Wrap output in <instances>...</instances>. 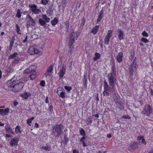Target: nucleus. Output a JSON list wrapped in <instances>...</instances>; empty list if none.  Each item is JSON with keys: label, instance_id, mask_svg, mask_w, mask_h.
Returning a JSON list of instances; mask_svg holds the SVG:
<instances>
[{"label": "nucleus", "instance_id": "nucleus-1", "mask_svg": "<svg viewBox=\"0 0 153 153\" xmlns=\"http://www.w3.org/2000/svg\"><path fill=\"white\" fill-rule=\"evenodd\" d=\"M24 84L21 82L16 83V81L12 79L7 82V86L9 90H12L13 92H19L21 91L24 86Z\"/></svg>", "mask_w": 153, "mask_h": 153}, {"label": "nucleus", "instance_id": "nucleus-2", "mask_svg": "<svg viewBox=\"0 0 153 153\" xmlns=\"http://www.w3.org/2000/svg\"><path fill=\"white\" fill-rule=\"evenodd\" d=\"M110 86H115L114 84L117 81L116 79V71L114 66L111 67V71L107 76Z\"/></svg>", "mask_w": 153, "mask_h": 153}, {"label": "nucleus", "instance_id": "nucleus-3", "mask_svg": "<svg viewBox=\"0 0 153 153\" xmlns=\"http://www.w3.org/2000/svg\"><path fill=\"white\" fill-rule=\"evenodd\" d=\"M104 87L103 94L105 96H109L111 94L109 92H112V94H114L116 91L115 86H110L109 87L107 83L105 81L104 83Z\"/></svg>", "mask_w": 153, "mask_h": 153}, {"label": "nucleus", "instance_id": "nucleus-4", "mask_svg": "<svg viewBox=\"0 0 153 153\" xmlns=\"http://www.w3.org/2000/svg\"><path fill=\"white\" fill-rule=\"evenodd\" d=\"M63 129V126L62 125H56L53 127L52 134L55 137H59Z\"/></svg>", "mask_w": 153, "mask_h": 153}, {"label": "nucleus", "instance_id": "nucleus-5", "mask_svg": "<svg viewBox=\"0 0 153 153\" xmlns=\"http://www.w3.org/2000/svg\"><path fill=\"white\" fill-rule=\"evenodd\" d=\"M153 111L152 107L150 105L146 104L143 107L141 113L144 116L149 117L151 114L152 113Z\"/></svg>", "mask_w": 153, "mask_h": 153}, {"label": "nucleus", "instance_id": "nucleus-6", "mask_svg": "<svg viewBox=\"0 0 153 153\" xmlns=\"http://www.w3.org/2000/svg\"><path fill=\"white\" fill-rule=\"evenodd\" d=\"M26 20V27L28 28L30 27H34L35 26L36 22L33 18L29 15L27 16Z\"/></svg>", "mask_w": 153, "mask_h": 153}, {"label": "nucleus", "instance_id": "nucleus-7", "mask_svg": "<svg viewBox=\"0 0 153 153\" xmlns=\"http://www.w3.org/2000/svg\"><path fill=\"white\" fill-rule=\"evenodd\" d=\"M28 6L31 8L30 10L34 14H38L41 12L40 9L37 8V6L34 4H29Z\"/></svg>", "mask_w": 153, "mask_h": 153}, {"label": "nucleus", "instance_id": "nucleus-8", "mask_svg": "<svg viewBox=\"0 0 153 153\" xmlns=\"http://www.w3.org/2000/svg\"><path fill=\"white\" fill-rule=\"evenodd\" d=\"M57 94L59 97L64 98L65 97V93L64 88L59 87L57 88Z\"/></svg>", "mask_w": 153, "mask_h": 153}, {"label": "nucleus", "instance_id": "nucleus-9", "mask_svg": "<svg viewBox=\"0 0 153 153\" xmlns=\"http://www.w3.org/2000/svg\"><path fill=\"white\" fill-rule=\"evenodd\" d=\"M137 66V65L135 61H134L128 68L130 75H132L133 74L134 70L136 69Z\"/></svg>", "mask_w": 153, "mask_h": 153}, {"label": "nucleus", "instance_id": "nucleus-10", "mask_svg": "<svg viewBox=\"0 0 153 153\" xmlns=\"http://www.w3.org/2000/svg\"><path fill=\"white\" fill-rule=\"evenodd\" d=\"M39 52L38 50L36 49L35 47L31 46L28 49V52L30 55H34L35 54H38Z\"/></svg>", "mask_w": 153, "mask_h": 153}, {"label": "nucleus", "instance_id": "nucleus-11", "mask_svg": "<svg viewBox=\"0 0 153 153\" xmlns=\"http://www.w3.org/2000/svg\"><path fill=\"white\" fill-rule=\"evenodd\" d=\"M66 72V65H63L62 69H61L58 73V75L60 78H62L63 76L65 74Z\"/></svg>", "mask_w": 153, "mask_h": 153}, {"label": "nucleus", "instance_id": "nucleus-12", "mask_svg": "<svg viewBox=\"0 0 153 153\" xmlns=\"http://www.w3.org/2000/svg\"><path fill=\"white\" fill-rule=\"evenodd\" d=\"M117 32L118 33V37L120 40H123L124 38L125 34L123 30L121 29H118L117 30Z\"/></svg>", "mask_w": 153, "mask_h": 153}, {"label": "nucleus", "instance_id": "nucleus-13", "mask_svg": "<svg viewBox=\"0 0 153 153\" xmlns=\"http://www.w3.org/2000/svg\"><path fill=\"white\" fill-rule=\"evenodd\" d=\"M138 147V143L135 142H133L130 144V146L129 147V150L132 151L135 150Z\"/></svg>", "mask_w": 153, "mask_h": 153}, {"label": "nucleus", "instance_id": "nucleus-14", "mask_svg": "<svg viewBox=\"0 0 153 153\" xmlns=\"http://www.w3.org/2000/svg\"><path fill=\"white\" fill-rule=\"evenodd\" d=\"M76 34L74 32H72L70 35L69 45L71 46L75 42V37Z\"/></svg>", "mask_w": 153, "mask_h": 153}, {"label": "nucleus", "instance_id": "nucleus-15", "mask_svg": "<svg viewBox=\"0 0 153 153\" xmlns=\"http://www.w3.org/2000/svg\"><path fill=\"white\" fill-rule=\"evenodd\" d=\"M123 53L120 52L116 56V60L119 63H121L123 62Z\"/></svg>", "mask_w": 153, "mask_h": 153}, {"label": "nucleus", "instance_id": "nucleus-16", "mask_svg": "<svg viewBox=\"0 0 153 153\" xmlns=\"http://www.w3.org/2000/svg\"><path fill=\"white\" fill-rule=\"evenodd\" d=\"M19 139L18 138L13 139L10 142V144L12 146H17L18 144Z\"/></svg>", "mask_w": 153, "mask_h": 153}, {"label": "nucleus", "instance_id": "nucleus-17", "mask_svg": "<svg viewBox=\"0 0 153 153\" xmlns=\"http://www.w3.org/2000/svg\"><path fill=\"white\" fill-rule=\"evenodd\" d=\"M115 103H116L117 107L119 108L120 110H122L124 109L123 105L122 103L121 100L118 101Z\"/></svg>", "mask_w": 153, "mask_h": 153}, {"label": "nucleus", "instance_id": "nucleus-18", "mask_svg": "<svg viewBox=\"0 0 153 153\" xmlns=\"http://www.w3.org/2000/svg\"><path fill=\"white\" fill-rule=\"evenodd\" d=\"M21 96L25 99H27L29 97L31 96V94L30 93L24 92L21 94Z\"/></svg>", "mask_w": 153, "mask_h": 153}, {"label": "nucleus", "instance_id": "nucleus-19", "mask_svg": "<svg viewBox=\"0 0 153 153\" xmlns=\"http://www.w3.org/2000/svg\"><path fill=\"white\" fill-rule=\"evenodd\" d=\"M116 92H117L116 91V92L114 94L112 93V94H113V98L115 102L120 100L119 96L116 94Z\"/></svg>", "mask_w": 153, "mask_h": 153}, {"label": "nucleus", "instance_id": "nucleus-20", "mask_svg": "<svg viewBox=\"0 0 153 153\" xmlns=\"http://www.w3.org/2000/svg\"><path fill=\"white\" fill-rule=\"evenodd\" d=\"M5 129L6 131L8 133H11L13 134H14V132L13 131L10 126H7L5 127Z\"/></svg>", "mask_w": 153, "mask_h": 153}, {"label": "nucleus", "instance_id": "nucleus-21", "mask_svg": "<svg viewBox=\"0 0 153 153\" xmlns=\"http://www.w3.org/2000/svg\"><path fill=\"white\" fill-rule=\"evenodd\" d=\"M99 29V26L97 25L95 26L92 29L91 31V33H92L94 35H95L97 34L98 30Z\"/></svg>", "mask_w": 153, "mask_h": 153}, {"label": "nucleus", "instance_id": "nucleus-22", "mask_svg": "<svg viewBox=\"0 0 153 153\" xmlns=\"http://www.w3.org/2000/svg\"><path fill=\"white\" fill-rule=\"evenodd\" d=\"M21 127L19 125L17 126L15 129V132L16 134H21L22 131L21 130Z\"/></svg>", "mask_w": 153, "mask_h": 153}, {"label": "nucleus", "instance_id": "nucleus-23", "mask_svg": "<svg viewBox=\"0 0 153 153\" xmlns=\"http://www.w3.org/2000/svg\"><path fill=\"white\" fill-rule=\"evenodd\" d=\"M42 18L44 20V21L46 22H48L50 20V18L48 17V16L45 14H43L42 16Z\"/></svg>", "mask_w": 153, "mask_h": 153}, {"label": "nucleus", "instance_id": "nucleus-24", "mask_svg": "<svg viewBox=\"0 0 153 153\" xmlns=\"http://www.w3.org/2000/svg\"><path fill=\"white\" fill-rule=\"evenodd\" d=\"M36 72H32L30 74L29 77L30 78V79L31 80H33L36 77Z\"/></svg>", "mask_w": 153, "mask_h": 153}, {"label": "nucleus", "instance_id": "nucleus-25", "mask_svg": "<svg viewBox=\"0 0 153 153\" xmlns=\"http://www.w3.org/2000/svg\"><path fill=\"white\" fill-rule=\"evenodd\" d=\"M13 71L14 70L13 68L10 67H8L6 69L5 71L7 74H9L13 72Z\"/></svg>", "mask_w": 153, "mask_h": 153}, {"label": "nucleus", "instance_id": "nucleus-26", "mask_svg": "<svg viewBox=\"0 0 153 153\" xmlns=\"http://www.w3.org/2000/svg\"><path fill=\"white\" fill-rule=\"evenodd\" d=\"M112 34V31L111 30H109L108 31L107 34L105 38L110 39L111 37Z\"/></svg>", "mask_w": 153, "mask_h": 153}, {"label": "nucleus", "instance_id": "nucleus-27", "mask_svg": "<svg viewBox=\"0 0 153 153\" xmlns=\"http://www.w3.org/2000/svg\"><path fill=\"white\" fill-rule=\"evenodd\" d=\"M100 54L97 53H95V57L93 58L94 61H96L98 59H99L100 57Z\"/></svg>", "mask_w": 153, "mask_h": 153}, {"label": "nucleus", "instance_id": "nucleus-28", "mask_svg": "<svg viewBox=\"0 0 153 153\" xmlns=\"http://www.w3.org/2000/svg\"><path fill=\"white\" fill-rule=\"evenodd\" d=\"M16 31L17 33L19 35H21V32L20 29V27L17 24L16 25Z\"/></svg>", "mask_w": 153, "mask_h": 153}, {"label": "nucleus", "instance_id": "nucleus-29", "mask_svg": "<svg viewBox=\"0 0 153 153\" xmlns=\"http://www.w3.org/2000/svg\"><path fill=\"white\" fill-rule=\"evenodd\" d=\"M86 137L83 136L82 138H81L80 140V142L82 143V145L83 147H85L87 146L86 144L85 143L84 141Z\"/></svg>", "mask_w": 153, "mask_h": 153}, {"label": "nucleus", "instance_id": "nucleus-30", "mask_svg": "<svg viewBox=\"0 0 153 153\" xmlns=\"http://www.w3.org/2000/svg\"><path fill=\"white\" fill-rule=\"evenodd\" d=\"M46 22L42 19H39V23L42 26H45L46 25Z\"/></svg>", "mask_w": 153, "mask_h": 153}, {"label": "nucleus", "instance_id": "nucleus-31", "mask_svg": "<svg viewBox=\"0 0 153 153\" xmlns=\"http://www.w3.org/2000/svg\"><path fill=\"white\" fill-rule=\"evenodd\" d=\"M14 41V39H12L10 42V47L9 50L10 51H11L12 49V48L13 46V45Z\"/></svg>", "mask_w": 153, "mask_h": 153}, {"label": "nucleus", "instance_id": "nucleus-32", "mask_svg": "<svg viewBox=\"0 0 153 153\" xmlns=\"http://www.w3.org/2000/svg\"><path fill=\"white\" fill-rule=\"evenodd\" d=\"M29 67L32 71V72H36V67L35 65H32L29 66Z\"/></svg>", "mask_w": 153, "mask_h": 153}, {"label": "nucleus", "instance_id": "nucleus-33", "mask_svg": "<svg viewBox=\"0 0 153 153\" xmlns=\"http://www.w3.org/2000/svg\"><path fill=\"white\" fill-rule=\"evenodd\" d=\"M32 71L30 69V68L28 67V68L26 69L24 71V74H30L31 73H32Z\"/></svg>", "mask_w": 153, "mask_h": 153}, {"label": "nucleus", "instance_id": "nucleus-34", "mask_svg": "<svg viewBox=\"0 0 153 153\" xmlns=\"http://www.w3.org/2000/svg\"><path fill=\"white\" fill-rule=\"evenodd\" d=\"M58 22L57 19L55 18L51 21V23L53 25H55Z\"/></svg>", "mask_w": 153, "mask_h": 153}, {"label": "nucleus", "instance_id": "nucleus-35", "mask_svg": "<svg viewBox=\"0 0 153 153\" xmlns=\"http://www.w3.org/2000/svg\"><path fill=\"white\" fill-rule=\"evenodd\" d=\"M92 121L91 120V117H88L86 119V124L88 125L89 124H91L92 123Z\"/></svg>", "mask_w": 153, "mask_h": 153}, {"label": "nucleus", "instance_id": "nucleus-36", "mask_svg": "<svg viewBox=\"0 0 153 153\" xmlns=\"http://www.w3.org/2000/svg\"><path fill=\"white\" fill-rule=\"evenodd\" d=\"M34 119V117H33L31 118L28 119L27 120V124H29L30 126H31L30 123L32 122V120H33Z\"/></svg>", "mask_w": 153, "mask_h": 153}, {"label": "nucleus", "instance_id": "nucleus-37", "mask_svg": "<svg viewBox=\"0 0 153 153\" xmlns=\"http://www.w3.org/2000/svg\"><path fill=\"white\" fill-rule=\"evenodd\" d=\"M68 138L67 137L66 135H65L64 136V140L63 141V143L64 144H66L67 143V142L68 141Z\"/></svg>", "mask_w": 153, "mask_h": 153}, {"label": "nucleus", "instance_id": "nucleus-38", "mask_svg": "<svg viewBox=\"0 0 153 153\" xmlns=\"http://www.w3.org/2000/svg\"><path fill=\"white\" fill-rule=\"evenodd\" d=\"M16 16L18 18H20L21 17V12L19 9H18L16 15Z\"/></svg>", "mask_w": 153, "mask_h": 153}, {"label": "nucleus", "instance_id": "nucleus-39", "mask_svg": "<svg viewBox=\"0 0 153 153\" xmlns=\"http://www.w3.org/2000/svg\"><path fill=\"white\" fill-rule=\"evenodd\" d=\"M80 134L83 136H85L86 135L85 133L84 130L82 128H81L79 130Z\"/></svg>", "mask_w": 153, "mask_h": 153}, {"label": "nucleus", "instance_id": "nucleus-40", "mask_svg": "<svg viewBox=\"0 0 153 153\" xmlns=\"http://www.w3.org/2000/svg\"><path fill=\"white\" fill-rule=\"evenodd\" d=\"M18 54V53L16 52H15L13 54H12L9 57V59H13L14 58H15L16 56Z\"/></svg>", "mask_w": 153, "mask_h": 153}, {"label": "nucleus", "instance_id": "nucleus-41", "mask_svg": "<svg viewBox=\"0 0 153 153\" xmlns=\"http://www.w3.org/2000/svg\"><path fill=\"white\" fill-rule=\"evenodd\" d=\"M42 149L46 151H49L50 149V147L48 146H42Z\"/></svg>", "mask_w": 153, "mask_h": 153}, {"label": "nucleus", "instance_id": "nucleus-42", "mask_svg": "<svg viewBox=\"0 0 153 153\" xmlns=\"http://www.w3.org/2000/svg\"><path fill=\"white\" fill-rule=\"evenodd\" d=\"M85 81V82L84 83V85L85 88H87V78L85 76L84 77V79L83 81Z\"/></svg>", "mask_w": 153, "mask_h": 153}, {"label": "nucleus", "instance_id": "nucleus-43", "mask_svg": "<svg viewBox=\"0 0 153 153\" xmlns=\"http://www.w3.org/2000/svg\"><path fill=\"white\" fill-rule=\"evenodd\" d=\"M65 25L66 27V28L68 30L69 28V22L68 21H66L65 23Z\"/></svg>", "mask_w": 153, "mask_h": 153}, {"label": "nucleus", "instance_id": "nucleus-44", "mask_svg": "<svg viewBox=\"0 0 153 153\" xmlns=\"http://www.w3.org/2000/svg\"><path fill=\"white\" fill-rule=\"evenodd\" d=\"M142 35L143 36L146 37H147L149 36L148 34L145 30H144L142 32Z\"/></svg>", "mask_w": 153, "mask_h": 153}, {"label": "nucleus", "instance_id": "nucleus-45", "mask_svg": "<svg viewBox=\"0 0 153 153\" xmlns=\"http://www.w3.org/2000/svg\"><path fill=\"white\" fill-rule=\"evenodd\" d=\"M49 0H42L41 1V3L44 5H46L49 2Z\"/></svg>", "mask_w": 153, "mask_h": 153}, {"label": "nucleus", "instance_id": "nucleus-46", "mask_svg": "<svg viewBox=\"0 0 153 153\" xmlns=\"http://www.w3.org/2000/svg\"><path fill=\"white\" fill-rule=\"evenodd\" d=\"M140 41L145 43H147L149 42V40L148 39L144 38H142L140 39Z\"/></svg>", "mask_w": 153, "mask_h": 153}, {"label": "nucleus", "instance_id": "nucleus-47", "mask_svg": "<svg viewBox=\"0 0 153 153\" xmlns=\"http://www.w3.org/2000/svg\"><path fill=\"white\" fill-rule=\"evenodd\" d=\"M53 67L52 65H51L49 66L48 68L47 69V72L51 73L52 72L53 70Z\"/></svg>", "mask_w": 153, "mask_h": 153}, {"label": "nucleus", "instance_id": "nucleus-48", "mask_svg": "<svg viewBox=\"0 0 153 153\" xmlns=\"http://www.w3.org/2000/svg\"><path fill=\"white\" fill-rule=\"evenodd\" d=\"M103 15L99 14L98 17L97 19V22H100L101 21V20L102 19L103 17Z\"/></svg>", "mask_w": 153, "mask_h": 153}, {"label": "nucleus", "instance_id": "nucleus-49", "mask_svg": "<svg viewBox=\"0 0 153 153\" xmlns=\"http://www.w3.org/2000/svg\"><path fill=\"white\" fill-rule=\"evenodd\" d=\"M64 87L65 88L68 92L70 91L72 89V88L71 87H69L67 86H65Z\"/></svg>", "mask_w": 153, "mask_h": 153}, {"label": "nucleus", "instance_id": "nucleus-50", "mask_svg": "<svg viewBox=\"0 0 153 153\" xmlns=\"http://www.w3.org/2000/svg\"><path fill=\"white\" fill-rule=\"evenodd\" d=\"M85 21V19L84 18H82V19L81 22L80 24L81 26H82V27L84 26V25Z\"/></svg>", "mask_w": 153, "mask_h": 153}, {"label": "nucleus", "instance_id": "nucleus-51", "mask_svg": "<svg viewBox=\"0 0 153 153\" xmlns=\"http://www.w3.org/2000/svg\"><path fill=\"white\" fill-rule=\"evenodd\" d=\"M109 41L110 39L106 38H105L104 39L105 43L107 45H108Z\"/></svg>", "mask_w": 153, "mask_h": 153}, {"label": "nucleus", "instance_id": "nucleus-52", "mask_svg": "<svg viewBox=\"0 0 153 153\" xmlns=\"http://www.w3.org/2000/svg\"><path fill=\"white\" fill-rule=\"evenodd\" d=\"M9 111L8 108L5 109L3 111V113L4 115H6Z\"/></svg>", "mask_w": 153, "mask_h": 153}, {"label": "nucleus", "instance_id": "nucleus-53", "mask_svg": "<svg viewBox=\"0 0 153 153\" xmlns=\"http://www.w3.org/2000/svg\"><path fill=\"white\" fill-rule=\"evenodd\" d=\"M20 60V58L18 57L15 58L14 62L15 63H18V62Z\"/></svg>", "mask_w": 153, "mask_h": 153}, {"label": "nucleus", "instance_id": "nucleus-54", "mask_svg": "<svg viewBox=\"0 0 153 153\" xmlns=\"http://www.w3.org/2000/svg\"><path fill=\"white\" fill-rule=\"evenodd\" d=\"M122 118L124 119H130V117L128 115H124L122 116Z\"/></svg>", "mask_w": 153, "mask_h": 153}, {"label": "nucleus", "instance_id": "nucleus-55", "mask_svg": "<svg viewBox=\"0 0 153 153\" xmlns=\"http://www.w3.org/2000/svg\"><path fill=\"white\" fill-rule=\"evenodd\" d=\"M40 85L42 87H44L45 85V82L44 80H42L41 82Z\"/></svg>", "mask_w": 153, "mask_h": 153}, {"label": "nucleus", "instance_id": "nucleus-56", "mask_svg": "<svg viewBox=\"0 0 153 153\" xmlns=\"http://www.w3.org/2000/svg\"><path fill=\"white\" fill-rule=\"evenodd\" d=\"M49 110L51 113H52L53 112V107L52 105L50 106Z\"/></svg>", "mask_w": 153, "mask_h": 153}, {"label": "nucleus", "instance_id": "nucleus-57", "mask_svg": "<svg viewBox=\"0 0 153 153\" xmlns=\"http://www.w3.org/2000/svg\"><path fill=\"white\" fill-rule=\"evenodd\" d=\"M27 36H26L25 39L23 40V42L25 43L27 41Z\"/></svg>", "mask_w": 153, "mask_h": 153}, {"label": "nucleus", "instance_id": "nucleus-58", "mask_svg": "<svg viewBox=\"0 0 153 153\" xmlns=\"http://www.w3.org/2000/svg\"><path fill=\"white\" fill-rule=\"evenodd\" d=\"M48 72L46 71V72L45 74V76L47 77L48 76H49L50 74H49Z\"/></svg>", "mask_w": 153, "mask_h": 153}, {"label": "nucleus", "instance_id": "nucleus-59", "mask_svg": "<svg viewBox=\"0 0 153 153\" xmlns=\"http://www.w3.org/2000/svg\"><path fill=\"white\" fill-rule=\"evenodd\" d=\"M142 142L145 145H146V141L145 140V139L144 138L142 139Z\"/></svg>", "mask_w": 153, "mask_h": 153}, {"label": "nucleus", "instance_id": "nucleus-60", "mask_svg": "<svg viewBox=\"0 0 153 153\" xmlns=\"http://www.w3.org/2000/svg\"><path fill=\"white\" fill-rule=\"evenodd\" d=\"M143 139V138L142 137L139 136L137 137V139L138 140H142Z\"/></svg>", "mask_w": 153, "mask_h": 153}, {"label": "nucleus", "instance_id": "nucleus-61", "mask_svg": "<svg viewBox=\"0 0 153 153\" xmlns=\"http://www.w3.org/2000/svg\"><path fill=\"white\" fill-rule=\"evenodd\" d=\"M48 96H47L45 99V102L46 103H49V101L48 100Z\"/></svg>", "mask_w": 153, "mask_h": 153}, {"label": "nucleus", "instance_id": "nucleus-62", "mask_svg": "<svg viewBox=\"0 0 153 153\" xmlns=\"http://www.w3.org/2000/svg\"><path fill=\"white\" fill-rule=\"evenodd\" d=\"M73 153H79V151L76 149L73 150Z\"/></svg>", "mask_w": 153, "mask_h": 153}, {"label": "nucleus", "instance_id": "nucleus-63", "mask_svg": "<svg viewBox=\"0 0 153 153\" xmlns=\"http://www.w3.org/2000/svg\"><path fill=\"white\" fill-rule=\"evenodd\" d=\"M39 127V125L37 123H36L35 124L34 127L36 128H38Z\"/></svg>", "mask_w": 153, "mask_h": 153}, {"label": "nucleus", "instance_id": "nucleus-64", "mask_svg": "<svg viewBox=\"0 0 153 153\" xmlns=\"http://www.w3.org/2000/svg\"><path fill=\"white\" fill-rule=\"evenodd\" d=\"M13 103H14V105L15 106H17L18 104V102H16V101L15 102Z\"/></svg>", "mask_w": 153, "mask_h": 153}]
</instances>
